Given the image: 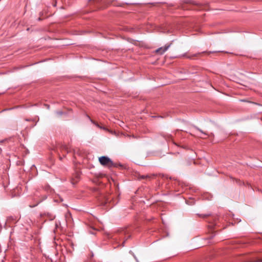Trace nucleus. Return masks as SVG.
<instances>
[{"mask_svg": "<svg viewBox=\"0 0 262 262\" xmlns=\"http://www.w3.org/2000/svg\"><path fill=\"white\" fill-rule=\"evenodd\" d=\"M99 161L103 166L108 168L116 166V165L113 163L111 159L106 156H102L99 157Z\"/></svg>", "mask_w": 262, "mask_h": 262, "instance_id": "obj_1", "label": "nucleus"}, {"mask_svg": "<svg viewBox=\"0 0 262 262\" xmlns=\"http://www.w3.org/2000/svg\"><path fill=\"white\" fill-rule=\"evenodd\" d=\"M171 43L169 45H166L163 47H161L158 48L156 50V53L159 54L160 55H162L164 54L170 47Z\"/></svg>", "mask_w": 262, "mask_h": 262, "instance_id": "obj_2", "label": "nucleus"}, {"mask_svg": "<svg viewBox=\"0 0 262 262\" xmlns=\"http://www.w3.org/2000/svg\"><path fill=\"white\" fill-rule=\"evenodd\" d=\"M195 128L197 130H198L199 131H200L201 133H202V134H204L205 135H207L206 133L204 132L202 130H201V129L199 128L198 127H195Z\"/></svg>", "mask_w": 262, "mask_h": 262, "instance_id": "obj_3", "label": "nucleus"}, {"mask_svg": "<svg viewBox=\"0 0 262 262\" xmlns=\"http://www.w3.org/2000/svg\"><path fill=\"white\" fill-rule=\"evenodd\" d=\"M249 262H262V259H258L256 260H250Z\"/></svg>", "mask_w": 262, "mask_h": 262, "instance_id": "obj_4", "label": "nucleus"}, {"mask_svg": "<svg viewBox=\"0 0 262 262\" xmlns=\"http://www.w3.org/2000/svg\"><path fill=\"white\" fill-rule=\"evenodd\" d=\"M142 179H145L146 178H150V176L148 175H143L141 177Z\"/></svg>", "mask_w": 262, "mask_h": 262, "instance_id": "obj_5", "label": "nucleus"}, {"mask_svg": "<svg viewBox=\"0 0 262 262\" xmlns=\"http://www.w3.org/2000/svg\"><path fill=\"white\" fill-rule=\"evenodd\" d=\"M59 114H61L62 113H61V112H59Z\"/></svg>", "mask_w": 262, "mask_h": 262, "instance_id": "obj_6", "label": "nucleus"}]
</instances>
